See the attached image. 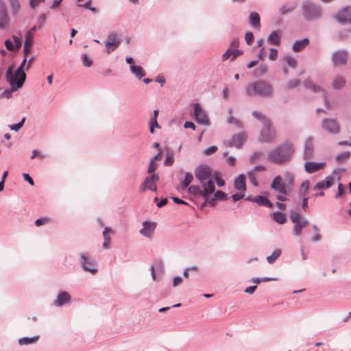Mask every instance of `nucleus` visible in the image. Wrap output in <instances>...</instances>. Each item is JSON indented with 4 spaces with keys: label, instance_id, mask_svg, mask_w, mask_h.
Returning <instances> with one entry per match:
<instances>
[{
    "label": "nucleus",
    "instance_id": "f257e3e1",
    "mask_svg": "<svg viewBox=\"0 0 351 351\" xmlns=\"http://www.w3.org/2000/svg\"><path fill=\"white\" fill-rule=\"evenodd\" d=\"M294 153L293 144L286 141L272 149L267 154V159L273 163L284 165L291 160Z\"/></svg>",
    "mask_w": 351,
    "mask_h": 351
},
{
    "label": "nucleus",
    "instance_id": "f03ea898",
    "mask_svg": "<svg viewBox=\"0 0 351 351\" xmlns=\"http://www.w3.org/2000/svg\"><path fill=\"white\" fill-rule=\"evenodd\" d=\"M273 90L272 86L269 82L262 80L251 83L245 88V93L249 97H270L273 95Z\"/></svg>",
    "mask_w": 351,
    "mask_h": 351
},
{
    "label": "nucleus",
    "instance_id": "7ed1b4c3",
    "mask_svg": "<svg viewBox=\"0 0 351 351\" xmlns=\"http://www.w3.org/2000/svg\"><path fill=\"white\" fill-rule=\"evenodd\" d=\"M215 189V184L213 180H208L202 185H191L189 187L188 192L195 197H202L205 200L202 204V208L206 206L208 198L214 193Z\"/></svg>",
    "mask_w": 351,
    "mask_h": 351
},
{
    "label": "nucleus",
    "instance_id": "20e7f679",
    "mask_svg": "<svg viewBox=\"0 0 351 351\" xmlns=\"http://www.w3.org/2000/svg\"><path fill=\"white\" fill-rule=\"evenodd\" d=\"M302 14L307 21H316L322 18V7L308 0L304 1L301 6Z\"/></svg>",
    "mask_w": 351,
    "mask_h": 351
},
{
    "label": "nucleus",
    "instance_id": "39448f33",
    "mask_svg": "<svg viewBox=\"0 0 351 351\" xmlns=\"http://www.w3.org/2000/svg\"><path fill=\"white\" fill-rule=\"evenodd\" d=\"M26 79V74L16 69L14 74L12 73V66H10L6 71V80L10 84L12 91H16L22 87Z\"/></svg>",
    "mask_w": 351,
    "mask_h": 351
},
{
    "label": "nucleus",
    "instance_id": "423d86ee",
    "mask_svg": "<svg viewBox=\"0 0 351 351\" xmlns=\"http://www.w3.org/2000/svg\"><path fill=\"white\" fill-rule=\"evenodd\" d=\"M289 218L294 224L293 234L295 237L300 236L302 234V229L308 225V220L302 218L300 214L294 210L290 211Z\"/></svg>",
    "mask_w": 351,
    "mask_h": 351
},
{
    "label": "nucleus",
    "instance_id": "0eeeda50",
    "mask_svg": "<svg viewBox=\"0 0 351 351\" xmlns=\"http://www.w3.org/2000/svg\"><path fill=\"white\" fill-rule=\"evenodd\" d=\"M194 174L196 179L200 182L199 185L205 183L208 180H212V170L211 168L206 165H198L194 171Z\"/></svg>",
    "mask_w": 351,
    "mask_h": 351
},
{
    "label": "nucleus",
    "instance_id": "6e6552de",
    "mask_svg": "<svg viewBox=\"0 0 351 351\" xmlns=\"http://www.w3.org/2000/svg\"><path fill=\"white\" fill-rule=\"evenodd\" d=\"M159 180L158 174H149L143 180L141 185L139 188L141 193H144L147 190L156 192L157 191V186L156 183Z\"/></svg>",
    "mask_w": 351,
    "mask_h": 351
},
{
    "label": "nucleus",
    "instance_id": "1a4fd4ad",
    "mask_svg": "<svg viewBox=\"0 0 351 351\" xmlns=\"http://www.w3.org/2000/svg\"><path fill=\"white\" fill-rule=\"evenodd\" d=\"M194 112L193 117L195 121L198 124L204 125H209L210 124V119L206 112L202 109V106L198 103L193 104Z\"/></svg>",
    "mask_w": 351,
    "mask_h": 351
},
{
    "label": "nucleus",
    "instance_id": "9d476101",
    "mask_svg": "<svg viewBox=\"0 0 351 351\" xmlns=\"http://www.w3.org/2000/svg\"><path fill=\"white\" fill-rule=\"evenodd\" d=\"M322 127L324 131L331 134H337L341 130L337 120L332 118H324L322 121Z\"/></svg>",
    "mask_w": 351,
    "mask_h": 351
},
{
    "label": "nucleus",
    "instance_id": "9b49d317",
    "mask_svg": "<svg viewBox=\"0 0 351 351\" xmlns=\"http://www.w3.org/2000/svg\"><path fill=\"white\" fill-rule=\"evenodd\" d=\"M80 256L81 267L84 271L93 274L97 271L95 261L89 256L88 253H81Z\"/></svg>",
    "mask_w": 351,
    "mask_h": 351
},
{
    "label": "nucleus",
    "instance_id": "f8f14e48",
    "mask_svg": "<svg viewBox=\"0 0 351 351\" xmlns=\"http://www.w3.org/2000/svg\"><path fill=\"white\" fill-rule=\"evenodd\" d=\"M271 188L280 194L288 195L289 193V187L283 181L282 178L279 175L275 176L273 179Z\"/></svg>",
    "mask_w": 351,
    "mask_h": 351
},
{
    "label": "nucleus",
    "instance_id": "ddd939ff",
    "mask_svg": "<svg viewBox=\"0 0 351 351\" xmlns=\"http://www.w3.org/2000/svg\"><path fill=\"white\" fill-rule=\"evenodd\" d=\"M120 43V37L115 32L110 33L104 41L108 53L114 51L119 46Z\"/></svg>",
    "mask_w": 351,
    "mask_h": 351
},
{
    "label": "nucleus",
    "instance_id": "4468645a",
    "mask_svg": "<svg viewBox=\"0 0 351 351\" xmlns=\"http://www.w3.org/2000/svg\"><path fill=\"white\" fill-rule=\"evenodd\" d=\"M276 138V134L271 129V123L269 122L268 125H264L263 129L261 130L259 141L263 143H270Z\"/></svg>",
    "mask_w": 351,
    "mask_h": 351
},
{
    "label": "nucleus",
    "instance_id": "2eb2a0df",
    "mask_svg": "<svg viewBox=\"0 0 351 351\" xmlns=\"http://www.w3.org/2000/svg\"><path fill=\"white\" fill-rule=\"evenodd\" d=\"M335 19L342 25L351 23V6L343 8L335 15Z\"/></svg>",
    "mask_w": 351,
    "mask_h": 351
},
{
    "label": "nucleus",
    "instance_id": "dca6fc26",
    "mask_svg": "<svg viewBox=\"0 0 351 351\" xmlns=\"http://www.w3.org/2000/svg\"><path fill=\"white\" fill-rule=\"evenodd\" d=\"M245 139L246 136L244 133L234 134L232 136L231 139L224 141V145L228 147L234 146L237 148H240L245 143Z\"/></svg>",
    "mask_w": 351,
    "mask_h": 351
},
{
    "label": "nucleus",
    "instance_id": "f3484780",
    "mask_svg": "<svg viewBox=\"0 0 351 351\" xmlns=\"http://www.w3.org/2000/svg\"><path fill=\"white\" fill-rule=\"evenodd\" d=\"M348 58V52L346 50H339L332 55V60L334 65L346 64Z\"/></svg>",
    "mask_w": 351,
    "mask_h": 351
},
{
    "label": "nucleus",
    "instance_id": "a211bd4d",
    "mask_svg": "<svg viewBox=\"0 0 351 351\" xmlns=\"http://www.w3.org/2000/svg\"><path fill=\"white\" fill-rule=\"evenodd\" d=\"M245 200L256 203L259 206H264L268 208H272L273 204L268 199V198L263 196V195H256V196H247L245 198Z\"/></svg>",
    "mask_w": 351,
    "mask_h": 351
},
{
    "label": "nucleus",
    "instance_id": "6ab92c4d",
    "mask_svg": "<svg viewBox=\"0 0 351 351\" xmlns=\"http://www.w3.org/2000/svg\"><path fill=\"white\" fill-rule=\"evenodd\" d=\"M314 151L313 139L312 137H308L305 141L302 157L304 160H308L312 158Z\"/></svg>",
    "mask_w": 351,
    "mask_h": 351
},
{
    "label": "nucleus",
    "instance_id": "aec40b11",
    "mask_svg": "<svg viewBox=\"0 0 351 351\" xmlns=\"http://www.w3.org/2000/svg\"><path fill=\"white\" fill-rule=\"evenodd\" d=\"M143 228L140 230V233L145 237H150L156 228L154 222L144 221L143 223Z\"/></svg>",
    "mask_w": 351,
    "mask_h": 351
},
{
    "label": "nucleus",
    "instance_id": "412c9836",
    "mask_svg": "<svg viewBox=\"0 0 351 351\" xmlns=\"http://www.w3.org/2000/svg\"><path fill=\"white\" fill-rule=\"evenodd\" d=\"M71 302V296L66 291H62L58 293L56 300L54 301L53 304L56 306H62L65 304Z\"/></svg>",
    "mask_w": 351,
    "mask_h": 351
},
{
    "label": "nucleus",
    "instance_id": "4be33fe9",
    "mask_svg": "<svg viewBox=\"0 0 351 351\" xmlns=\"http://www.w3.org/2000/svg\"><path fill=\"white\" fill-rule=\"evenodd\" d=\"M324 166V162H306L304 169L308 173L317 172Z\"/></svg>",
    "mask_w": 351,
    "mask_h": 351
},
{
    "label": "nucleus",
    "instance_id": "5701e85b",
    "mask_svg": "<svg viewBox=\"0 0 351 351\" xmlns=\"http://www.w3.org/2000/svg\"><path fill=\"white\" fill-rule=\"evenodd\" d=\"M335 179L332 176H328L326 179L322 181L317 183L314 186V190H322L326 189H329L334 183Z\"/></svg>",
    "mask_w": 351,
    "mask_h": 351
},
{
    "label": "nucleus",
    "instance_id": "b1692460",
    "mask_svg": "<svg viewBox=\"0 0 351 351\" xmlns=\"http://www.w3.org/2000/svg\"><path fill=\"white\" fill-rule=\"evenodd\" d=\"M234 186L237 191H245L246 190L245 177L243 174H240L235 178Z\"/></svg>",
    "mask_w": 351,
    "mask_h": 351
},
{
    "label": "nucleus",
    "instance_id": "393cba45",
    "mask_svg": "<svg viewBox=\"0 0 351 351\" xmlns=\"http://www.w3.org/2000/svg\"><path fill=\"white\" fill-rule=\"evenodd\" d=\"M298 6V4L296 2H293L291 3H287L282 5L279 8V12L281 15H286L290 13H292L295 11Z\"/></svg>",
    "mask_w": 351,
    "mask_h": 351
},
{
    "label": "nucleus",
    "instance_id": "a878e982",
    "mask_svg": "<svg viewBox=\"0 0 351 351\" xmlns=\"http://www.w3.org/2000/svg\"><path fill=\"white\" fill-rule=\"evenodd\" d=\"M308 44L309 40L306 38L295 40L292 46V50L294 52H299L302 49H304Z\"/></svg>",
    "mask_w": 351,
    "mask_h": 351
},
{
    "label": "nucleus",
    "instance_id": "bb28decb",
    "mask_svg": "<svg viewBox=\"0 0 351 351\" xmlns=\"http://www.w3.org/2000/svg\"><path fill=\"white\" fill-rule=\"evenodd\" d=\"M280 30L273 31L267 38V43L269 45H278L280 42Z\"/></svg>",
    "mask_w": 351,
    "mask_h": 351
},
{
    "label": "nucleus",
    "instance_id": "cd10ccee",
    "mask_svg": "<svg viewBox=\"0 0 351 351\" xmlns=\"http://www.w3.org/2000/svg\"><path fill=\"white\" fill-rule=\"evenodd\" d=\"M346 84V80L344 78V77L337 75H336L332 83V87L336 90H339L342 88H343Z\"/></svg>",
    "mask_w": 351,
    "mask_h": 351
},
{
    "label": "nucleus",
    "instance_id": "c85d7f7f",
    "mask_svg": "<svg viewBox=\"0 0 351 351\" xmlns=\"http://www.w3.org/2000/svg\"><path fill=\"white\" fill-rule=\"evenodd\" d=\"M130 70L138 80L145 75L144 69L139 65H130Z\"/></svg>",
    "mask_w": 351,
    "mask_h": 351
},
{
    "label": "nucleus",
    "instance_id": "c756f323",
    "mask_svg": "<svg viewBox=\"0 0 351 351\" xmlns=\"http://www.w3.org/2000/svg\"><path fill=\"white\" fill-rule=\"evenodd\" d=\"M304 86L307 89L311 90L314 93L325 92V90L319 86L315 85L311 80H306L303 82Z\"/></svg>",
    "mask_w": 351,
    "mask_h": 351
},
{
    "label": "nucleus",
    "instance_id": "7c9ffc66",
    "mask_svg": "<svg viewBox=\"0 0 351 351\" xmlns=\"http://www.w3.org/2000/svg\"><path fill=\"white\" fill-rule=\"evenodd\" d=\"M34 36L30 31H28L25 34V40L23 48V53L25 55L29 51V47H31L33 43Z\"/></svg>",
    "mask_w": 351,
    "mask_h": 351
},
{
    "label": "nucleus",
    "instance_id": "2f4dec72",
    "mask_svg": "<svg viewBox=\"0 0 351 351\" xmlns=\"http://www.w3.org/2000/svg\"><path fill=\"white\" fill-rule=\"evenodd\" d=\"M351 156L350 152H343L335 156V162L338 164H342L346 162Z\"/></svg>",
    "mask_w": 351,
    "mask_h": 351
},
{
    "label": "nucleus",
    "instance_id": "473e14b6",
    "mask_svg": "<svg viewBox=\"0 0 351 351\" xmlns=\"http://www.w3.org/2000/svg\"><path fill=\"white\" fill-rule=\"evenodd\" d=\"M250 25L254 27L260 29L261 23H260V17L258 13L252 12L250 16Z\"/></svg>",
    "mask_w": 351,
    "mask_h": 351
},
{
    "label": "nucleus",
    "instance_id": "72a5a7b5",
    "mask_svg": "<svg viewBox=\"0 0 351 351\" xmlns=\"http://www.w3.org/2000/svg\"><path fill=\"white\" fill-rule=\"evenodd\" d=\"M271 217L274 221L280 224L285 223L287 221L286 215L279 211L273 213Z\"/></svg>",
    "mask_w": 351,
    "mask_h": 351
},
{
    "label": "nucleus",
    "instance_id": "f704fd0d",
    "mask_svg": "<svg viewBox=\"0 0 351 351\" xmlns=\"http://www.w3.org/2000/svg\"><path fill=\"white\" fill-rule=\"evenodd\" d=\"M193 180V176L190 172H186L184 176V180L181 182V187L183 189H189V187H190V184L192 182Z\"/></svg>",
    "mask_w": 351,
    "mask_h": 351
},
{
    "label": "nucleus",
    "instance_id": "c9c22d12",
    "mask_svg": "<svg viewBox=\"0 0 351 351\" xmlns=\"http://www.w3.org/2000/svg\"><path fill=\"white\" fill-rule=\"evenodd\" d=\"M110 232H112V229L108 227H106L103 231V237L104 239V241L102 244V247L105 250H107L110 247V239L107 235V234Z\"/></svg>",
    "mask_w": 351,
    "mask_h": 351
},
{
    "label": "nucleus",
    "instance_id": "e433bc0d",
    "mask_svg": "<svg viewBox=\"0 0 351 351\" xmlns=\"http://www.w3.org/2000/svg\"><path fill=\"white\" fill-rule=\"evenodd\" d=\"M38 339H39L38 335L34 336L32 337H25L20 338L19 339L18 342H19V344L21 346L29 345V344L36 343L38 340Z\"/></svg>",
    "mask_w": 351,
    "mask_h": 351
},
{
    "label": "nucleus",
    "instance_id": "4c0bfd02",
    "mask_svg": "<svg viewBox=\"0 0 351 351\" xmlns=\"http://www.w3.org/2000/svg\"><path fill=\"white\" fill-rule=\"evenodd\" d=\"M12 10V14L14 16H16L21 9V4L19 0H9Z\"/></svg>",
    "mask_w": 351,
    "mask_h": 351
},
{
    "label": "nucleus",
    "instance_id": "58836bf2",
    "mask_svg": "<svg viewBox=\"0 0 351 351\" xmlns=\"http://www.w3.org/2000/svg\"><path fill=\"white\" fill-rule=\"evenodd\" d=\"M10 19L7 12L0 13V29H5L9 24Z\"/></svg>",
    "mask_w": 351,
    "mask_h": 351
},
{
    "label": "nucleus",
    "instance_id": "ea45409f",
    "mask_svg": "<svg viewBox=\"0 0 351 351\" xmlns=\"http://www.w3.org/2000/svg\"><path fill=\"white\" fill-rule=\"evenodd\" d=\"M252 116L260 120L263 125H267L269 122H271L265 115H263L261 112H257L256 110L252 112Z\"/></svg>",
    "mask_w": 351,
    "mask_h": 351
},
{
    "label": "nucleus",
    "instance_id": "a19ab883",
    "mask_svg": "<svg viewBox=\"0 0 351 351\" xmlns=\"http://www.w3.org/2000/svg\"><path fill=\"white\" fill-rule=\"evenodd\" d=\"M281 252H282L280 249H275L272 254L267 257V262L269 264L274 263L276 261V259L280 256Z\"/></svg>",
    "mask_w": 351,
    "mask_h": 351
},
{
    "label": "nucleus",
    "instance_id": "79ce46f5",
    "mask_svg": "<svg viewBox=\"0 0 351 351\" xmlns=\"http://www.w3.org/2000/svg\"><path fill=\"white\" fill-rule=\"evenodd\" d=\"M232 112V109L228 110V112L230 114V116L227 118V122L229 124H234L236 126H237L239 128H243L242 123L237 119L234 118L231 115Z\"/></svg>",
    "mask_w": 351,
    "mask_h": 351
},
{
    "label": "nucleus",
    "instance_id": "37998d69",
    "mask_svg": "<svg viewBox=\"0 0 351 351\" xmlns=\"http://www.w3.org/2000/svg\"><path fill=\"white\" fill-rule=\"evenodd\" d=\"M174 154L173 151L167 149L166 158L164 162L165 166H171L174 162L173 158Z\"/></svg>",
    "mask_w": 351,
    "mask_h": 351
},
{
    "label": "nucleus",
    "instance_id": "c03bdc74",
    "mask_svg": "<svg viewBox=\"0 0 351 351\" xmlns=\"http://www.w3.org/2000/svg\"><path fill=\"white\" fill-rule=\"evenodd\" d=\"M309 187V182L308 180H304L302 182L300 189L299 191V195L300 197H306L307 194V191Z\"/></svg>",
    "mask_w": 351,
    "mask_h": 351
},
{
    "label": "nucleus",
    "instance_id": "a18cd8bd",
    "mask_svg": "<svg viewBox=\"0 0 351 351\" xmlns=\"http://www.w3.org/2000/svg\"><path fill=\"white\" fill-rule=\"evenodd\" d=\"M283 176H284L285 180L287 182L286 184L287 185V186L289 188V186H292L293 180H294V176L293 175V173L289 171H286Z\"/></svg>",
    "mask_w": 351,
    "mask_h": 351
},
{
    "label": "nucleus",
    "instance_id": "49530a36",
    "mask_svg": "<svg viewBox=\"0 0 351 351\" xmlns=\"http://www.w3.org/2000/svg\"><path fill=\"white\" fill-rule=\"evenodd\" d=\"M267 71V66L265 64H261L254 71V74L256 76H263L266 74Z\"/></svg>",
    "mask_w": 351,
    "mask_h": 351
},
{
    "label": "nucleus",
    "instance_id": "de8ad7c7",
    "mask_svg": "<svg viewBox=\"0 0 351 351\" xmlns=\"http://www.w3.org/2000/svg\"><path fill=\"white\" fill-rule=\"evenodd\" d=\"M287 66L295 68L297 66V60L291 56H286L284 58Z\"/></svg>",
    "mask_w": 351,
    "mask_h": 351
},
{
    "label": "nucleus",
    "instance_id": "09e8293b",
    "mask_svg": "<svg viewBox=\"0 0 351 351\" xmlns=\"http://www.w3.org/2000/svg\"><path fill=\"white\" fill-rule=\"evenodd\" d=\"M275 278L265 277V278H252L251 281L255 284H259L263 282H268L271 280H276Z\"/></svg>",
    "mask_w": 351,
    "mask_h": 351
},
{
    "label": "nucleus",
    "instance_id": "8fccbe9b",
    "mask_svg": "<svg viewBox=\"0 0 351 351\" xmlns=\"http://www.w3.org/2000/svg\"><path fill=\"white\" fill-rule=\"evenodd\" d=\"M247 175L248 179H249L250 182L252 183V184L254 186H258V182L256 180V176H255V173H254V171H247Z\"/></svg>",
    "mask_w": 351,
    "mask_h": 351
},
{
    "label": "nucleus",
    "instance_id": "3c124183",
    "mask_svg": "<svg viewBox=\"0 0 351 351\" xmlns=\"http://www.w3.org/2000/svg\"><path fill=\"white\" fill-rule=\"evenodd\" d=\"M25 119L23 118L20 122H19L17 123L10 125L9 128L12 130L17 132V131H19L21 129V128L23 127V125L24 124V122H25Z\"/></svg>",
    "mask_w": 351,
    "mask_h": 351
},
{
    "label": "nucleus",
    "instance_id": "603ef678",
    "mask_svg": "<svg viewBox=\"0 0 351 351\" xmlns=\"http://www.w3.org/2000/svg\"><path fill=\"white\" fill-rule=\"evenodd\" d=\"M154 127L160 128V125L157 122V119H151L149 121V132L153 134L154 132Z\"/></svg>",
    "mask_w": 351,
    "mask_h": 351
},
{
    "label": "nucleus",
    "instance_id": "864d4df0",
    "mask_svg": "<svg viewBox=\"0 0 351 351\" xmlns=\"http://www.w3.org/2000/svg\"><path fill=\"white\" fill-rule=\"evenodd\" d=\"M82 60L84 66L90 67L92 65V60L86 53L82 55Z\"/></svg>",
    "mask_w": 351,
    "mask_h": 351
},
{
    "label": "nucleus",
    "instance_id": "5fc2aeb1",
    "mask_svg": "<svg viewBox=\"0 0 351 351\" xmlns=\"http://www.w3.org/2000/svg\"><path fill=\"white\" fill-rule=\"evenodd\" d=\"M263 156V153L261 152H256L254 153H253L250 158V163H254L255 162H256L260 157H261Z\"/></svg>",
    "mask_w": 351,
    "mask_h": 351
},
{
    "label": "nucleus",
    "instance_id": "6e6d98bb",
    "mask_svg": "<svg viewBox=\"0 0 351 351\" xmlns=\"http://www.w3.org/2000/svg\"><path fill=\"white\" fill-rule=\"evenodd\" d=\"M157 165L154 160H150L147 168V173L149 174H154V172L156 169Z\"/></svg>",
    "mask_w": 351,
    "mask_h": 351
},
{
    "label": "nucleus",
    "instance_id": "4d7b16f0",
    "mask_svg": "<svg viewBox=\"0 0 351 351\" xmlns=\"http://www.w3.org/2000/svg\"><path fill=\"white\" fill-rule=\"evenodd\" d=\"M214 196L215 197V199L221 200L226 199L227 194L222 191H217L215 193Z\"/></svg>",
    "mask_w": 351,
    "mask_h": 351
},
{
    "label": "nucleus",
    "instance_id": "13d9d810",
    "mask_svg": "<svg viewBox=\"0 0 351 351\" xmlns=\"http://www.w3.org/2000/svg\"><path fill=\"white\" fill-rule=\"evenodd\" d=\"M300 81L299 80H293L290 81L287 84V88L288 89H292V88L298 87L300 85Z\"/></svg>",
    "mask_w": 351,
    "mask_h": 351
},
{
    "label": "nucleus",
    "instance_id": "bf43d9fd",
    "mask_svg": "<svg viewBox=\"0 0 351 351\" xmlns=\"http://www.w3.org/2000/svg\"><path fill=\"white\" fill-rule=\"evenodd\" d=\"M217 150V147L216 146H210L206 148L204 151V154L206 156L211 155L215 153Z\"/></svg>",
    "mask_w": 351,
    "mask_h": 351
},
{
    "label": "nucleus",
    "instance_id": "052dcab7",
    "mask_svg": "<svg viewBox=\"0 0 351 351\" xmlns=\"http://www.w3.org/2000/svg\"><path fill=\"white\" fill-rule=\"evenodd\" d=\"M47 20V16L45 14H40L38 19V22L39 23L38 26L40 28H42L45 23Z\"/></svg>",
    "mask_w": 351,
    "mask_h": 351
},
{
    "label": "nucleus",
    "instance_id": "680f3d73",
    "mask_svg": "<svg viewBox=\"0 0 351 351\" xmlns=\"http://www.w3.org/2000/svg\"><path fill=\"white\" fill-rule=\"evenodd\" d=\"M38 158L40 159H43L45 157V155L38 152L37 150H33L32 151V155L31 156V159H34V158Z\"/></svg>",
    "mask_w": 351,
    "mask_h": 351
},
{
    "label": "nucleus",
    "instance_id": "e2e57ef3",
    "mask_svg": "<svg viewBox=\"0 0 351 351\" xmlns=\"http://www.w3.org/2000/svg\"><path fill=\"white\" fill-rule=\"evenodd\" d=\"M302 209L304 212L308 211V197H302Z\"/></svg>",
    "mask_w": 351,
    "mask_h": 351
},
{
    "label": "nucleus",
    "instance_id": "0e129e2a",
    "mask_svg": "<svg viewBox=\"0 0 351 351\" xmlns=\"http://www.w3.org/2000/svg\"><path fill=\"white\" fill-rule=\"evenodd\" d=\"M254 36L253 34L250 32H247L245 35V40L247 45H250L253 40Z\"/></svg>",
    "mask_w": 351,
    "mask_h": 351
},
{
    "label": "nucleus",
    "instance_id": "69168bd1",
    "mask_svg": "<svg viewBox=\"0 0 351 351\" xmlns=\"http://www.w3.org/2000/svg\"><path fill=\"white\" fill-rule=\"evenodd\" d=\"M277 56H278V50L275 48H271L270 49V53H269V59L271 60H275L277 58Z\"/></svg>",
    "mask_w": 351,
    "mask_h": 351
},
{
    "label": "nucleus",
    "instance_id": "338daca9",
    "mask_svg": "<svg viewBox=\"0 0 351 351\" xmlns=\"http://www.w3.org/2000/svg\"><path fill=\"white\" fill-rule=\"evenodd\" d=\"M45 0H29V5L32 9L37 7L40 3L45 2Z\"/></svg>",
    "mask_w": 351,
    "mask_h": 351
},
{
    "label": "nucleus",
    "instance_id": "774afa93",
    "mask_svg": "<svg viewBox=\"0 0 351 351\" xmlns=\"http://www.w3.org/2000/svg\"><path fill=\"white\" fill-rule=\"evenodd\" d=\"M12 38H13L14 41L15 48L16 49H19V48H21V47L22 45V43H21V41L20 38L18 36H13Z\"/></svg>",
    "mask_w": 351,
    "mask_h": 351
}]
</instances>
